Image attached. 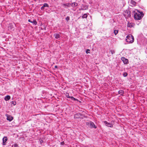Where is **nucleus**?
<instances>
[{
    "instance_id": "nucleus-8",
    "label": "nucleus",
    "mask_w": 147,
    "mask_h": 147,
    "mask_svg": "<svg viewBox=\"0 0 147 147\" xmlns=\"http://www.w3.org/2000/svg\"><path fill=\"white\" fill-rule=\"evenodd\" d=\"M82 115V114L80 113H77L75 114L74 115V118H80V116Z\"/></svg>"
},
{
    "instance_id": "nucleus-9",
    "label": "nucleus",
    "mask_w": 147,
    "mask_h": 147,
    "mask_svg": "<svg viewBox=\"0 0 147 147\" xmlns=\"http://www.w3.org/2000/svg\"><path fill=\"white\" fill-rule=\"evenodd\" d=\"M53 35L56 39H58L60 38L61 36L59 34V33H55Z\"/></svg>"
},
{
    "instance_id": "nucleus-14",
    "label": "nucleus",
    "mask_w": 147,
    "mask_h": 147,
    "mask_svg": "<svg viewBox=\"0 0 147 147\" xmlns=\"http://www.w3.org/2000/svg\"><path fill=\"white\" fill-rule=\"evenodd\" d=\"M10 98V96L9 95H7L5 96L4 98L5 100L7 101L9 100Z\"/></svg>"
},
{
    "instance_id": "nucleus-22",
    "label": "nucleus",
    "mask_w": 147,
    "mask_h": 147,
    "mask_svg": "<svg viewBox=\"0 0 147 147\" xmlns=\"http://www.w3.org/2000/svg\"><path fill=\"white\" fill-rule=\"evenodd\" d=\"M65 96L67 98H70V96L69 95V94L68 93H66L65 94Z\"/></svg>"
},
{
    "instance_id": "nucleus-5",
    "label": "nucleus",
    "mask_w": 147,
    "mask_h": 147,
    "mask_svg": "<svg viewBox=\"0 0 147 147\" xmlns=\"http://www.w3.org/2000/svg\"><path fill=\"white\" fill-rule=\"evenodd\" d=\"M5 116L7 117V120L9 121H11L13 119V117L11 115L6 114Z\"/></svg>"
},
{
    "instance_id": "nucleus-20",
    "label": "nucleus",
    "mask_w": 147,
    "mask_h": 147,
    "mask_svg": "<svg viewBox=\"0 0 147 147\" xmlns=\"http://www.w3.org/2000/svg\"><path fill=\"white\" fill-rule=\"evenodd\" d=\"M118 33V30H114V34L116 35H117V34Z\"/></svg>"
},
{
    "instance_id": "nucleus-26",
    "label": "nucleus",
    "mask_w": 147,
    "mask_h": 147,
    "mask_svg": "<svg viewBox=\"0 0 147 147\" xmlns=\"http://www.w3.org/2000/svg\"><path fill=\"white\" fill-rule=\"evenodd\" d=\"M110 52L112 54L115 53V51L114 50H111L110 51Z\"/></svg>"
},
{
    "instance_id": "nucleus-35",
    "label": "nucleus",
    "mask_w": 147,
    "mask_h": 147,
    "mask_svg": "<svg viewBox=\"0 0 147 147\" xmlns=\"http://www.w3.org/2000/svg\"><path fill=\"white\" fill-rule=\"evenodd\" d=\"M81 9H82L83 10H84V9L83 8H82Z\"/></svg>"
},
{
    "instance_id": "nucleus-15",
    "label": "nucleus",
    "mask_w": 147,
    "mask_h": 147,
    "mask_svg": "<svg viewBox=\"0 0 147 147\" xmlns=\"http://www.w3.org/2000/svg\"><path fill=\"white\" fill-rule=\"evenodd\" d=\"M71 5L73 7L77 6L78 5V4L74 2L71 4Z\"/></svg>"
},
{
    "instance_id": "nucleus-25",
    "label": "nucleus",
    "mask_w": 147,
    "mask_h": 147,
    "mask_svg": "<svg viewBox=\"0 0 147 147\" xmlns=\"http://www.w3.org/2000/svg\"><path fill=\"white\" fill-rule=\"evenodd\" d=\"M65 19L68 22L69 20V16H67Z\"/></svg>"
},
{
    "instance_id": "nucleus-33",
    "label": "nucleus",
    "mask_w": 147,
    "mask_h": 147,
    "mask_svg": "<svg viewBox=\"0 0 147 147\" xmlns=\"http://www.w3.org/2000/svg\"><path fill=\"white\" fill-rule=\"evenodd\" d=\"M55 68H57V66H56V65L55 66Z\"/></svg>"
},
{
    "instance_id": "nucleus-28",
    "label": "nucleus",
    "mask_w": 147,
    "mask_h": 147,
    "mask_svg": "<svg viewBox=\"0 0 147 147\" xmlns=\"http://www.w3.org/2000/svg\"><path fill=\"white\" fill-rule=\"evenodd\" d=\"M73 100H74V101H78V102L80 101L79 100H78V99L75 98H74Z\"/></svg>"
},
{
    "instance_id": "nucleus-34",
    "label": "nucleus",
    "mask_w": 147,
    "mask_h": 147,
    "mask_svg": "<svg viewBox=\"0 0 147 147\" xmlns=\"http://www.w3.org/2000/svg\"><path fill=\"white\" fill-rule=\"evenodd\" d=\"M42 142H43V141L42 140H41V141H40V142L42 143Z\"/></svg>"
},
{
    "instance_id": "nucleus-11",
    "label": "nucleus",
    "mask_w": 147,
    "mask_h": 147,
    "mask_svg": "<svg viewBox=\"0 0 147 147\" xmlns=\"http://www.w3.org/2000/svg\"><path fill=\"white\" fill-rule=\"evenodd\" d=\"M7 137H4L3 139V144L4 145H5V144L4 143H5L7 141Z\"/></svg>"
},
{
    "instance_id": "nucleus-13",
    "label": "nucleus",
    "mask_w": 147,
    "mask_h": 147,
    "mask_svg": "<svg viewBox=\"0 0 147 147\" xmlns=\"http://www.w3.org/2000/svg\"><path fill=\"white\" fill-rule=\"evenodd\" d=\"M118 93L121 95L123 96V94H124V91L122 90H119L118 91Z\"/></svg>"
},
{
    "instance_id": "nucleus-6",
    "label": "nucleus",
    "mask_w": 147,
    "mask_h": 147,
    "mask_svg": "<svg viewBox=\"0 0 147 147\" xmlns=\"http://www.w3.org/2000/svg\"><path fill=\"white\" fill-rule=\"evenodd\" d=\"M121 60L123 61L124 63L127 64L128 63V60L127 59L125 58L124 57H122L121 59Z\"/></svg>"
},
{
    "instance_id": "nucleus-4",
    "label": "nucleus",
    "mask_w": 147,
    "mask_h": 147,
    "mask_svg": "<svg viewBox=\"0 0 147 147\" xmlns=\"http://www.w3.org/2000/svg\"><path fill=\"white\" fill-rule=\"evenodd\" d=\"M86 125L90 126V127L91 128H96L97 127L95 126L94 123L91 121H90L89 122L86 123Z\"/></svg>"
},
{
    "instance_id": "nucleus-19",
    "label": "nucleus",
    "mask_w": 147,
    "mask_h": 147,
    "mask_svg": "<svg viewBox=\"0 0 147 147\" xmlns=\"http://www.w3.org/2000/svg\"><path fill=\"white\" fill-rule=\"evenodd\" d=\"M69 4H70L69 3H66V4L63 3V6H67V7H69Z\"/></svg>"
},
{
    "instance_id": "nucleus-18",
    "label": "nucleus",
    "mask_w": 147,
    "mask_h": 147,
    "mask_svg": "<svg viewBox=\"0 0 147 147\" xmlns=\"http://www.w3.org/2000/svg\"><path fill=\"white\" fill-rule=\"evenodd\" d=\"M43 6L44 7H49V5H48V4L47 3H45L43 5Z\"/></svg>"
},
{
    "instance_id": "nucleus-2",
    "label": "nucleus",
    "mask_w": 147,
    "mask_h": 147,
    "mask_svg": "<svg viewBox=\"0 0 147 147\" xmlns=\"http://www.w3.org/2000/svg\"><path fill=\"white\" fill-rule=\"evenodd\" d=\"M126 41L127 42L132 43L134 41L133 36L130 34L128 35L126 37Z\"/></svg>"
},
{
    "instance_id": "nucleus-27",
    "label": "nucleus",
    "mask_w": 147,
    "mask_h": 147,
    "mask_svg": "<svg viewBox=\"0 0 147 147\" xmlns=\"http://www.w3.org/2000/svg\"><path fill=\"white\" fill-rule=\"evenodd\" d=\"M44 7H43V6H42L41 7V9L42 10V11H44Z\"/></svg>"
},
{
    "instance_id": "nucleus-24",
    "label": "nucleus",
    "mask_w": 147,
    "mask_h": 147,
    "mask_svg": "<svg viewBox=\"0 0 147 147\" xmlns=\"http://www.w3.org/2000/svg\"><path fill=\"white\" fill-rule=\"evenodd\" d=\"M90 50L89 49H87L86 51V54H88V53H90Z\"/></svg>"
},
{
    "instance_id": "nucleus-31",
    "label": "nucleus",
    "mask_w": 147,
    "mask_h": 147,
    "mask_svg": "<svg viewBox=\"0 0 147 147\" xmlns=\"http://www.w3.org/2000/svg\"><path fill=\"white\" fill-rule=\"evenodd\" d=\"M14 146L15 147H17L18 146V145L17 144H14Z\"/></svg>"
},
{
    "instance_id": "nucleus-30",
    "label": "nucleus",
    "mask_w": 147,
    "mask_h": 147,
    "mask_svg": "<svg viewBox=\"0 0 147 147\" xmlns=\"http://www.w3.org/2000/svg\"><path fill=\"white\" fill-rule=\"evenodd\" d=\"M70 98H71L72 100H73L74 98L73 96H70Z\"/></svg>"
},
{
    "instance_id": "nucleus-3",
    "label": "nucleus",
    "mask_w": 147,
    "mask_h": 147,
    "mask_svg": "<svg viewBox=\"0 0 147 147\" xmlns=\"http://www.w3.org/2000/svg\"><path fill=\"white\" fill-rule=\"evenodd\" d=\"M123 15L125 18L127 19L128 18L130 17L131 13L129 10H127L124 12Z\"/></svg>"
},
{
    "instance_id": "nucleus-12",
    "label": "nucleus",
    "mask_w": 147,
    "mask_h": 147,
    "mask_svg": "<svg viewBox=\"0 0 147 147\" xmlns=\"http://www.w3.org/2000/svg\"><path fill=\"white\" fill-rule=\"evenodd\" d=\"M130 4H131V6H134L136 5V3L135 1L133 0H131L130 1Z\"/></svg>"
},
{
    "instance_id": "nucleus-16",
    "label": "nucleus",
    "mask_w": 147,
    "mask_h": 147,
    "mask_svg": "<svg viewBox=\"0 0 147 147\" xmlns=\"http://www.w3.org/2000/svg\"><path fill=\"white\" fill-rule=\"evenodd\" d=\"M127 26L128 27L131 28L133 26L132 24L131 23H128L127 24Z\"/></svg>"
},
{
    "instance_id": "nucleus-10",
    "label": "nucleus",
    "mask_w": 147,
    "mask_h": 147,
    "mask_svg": "<svg viewBox=\"0 0 147 147\" xmlns=\"http://www.w3.org/2000/svg\"><path fill=\"white\" fill-rule=\"evenodd\" d=\"M28 21L33 23L34 25H36L37 24V22L35 20H34L33 21H32L30 19H29L28 20Z\"/></svg>"
},
{
    "instance_id": "nucleus-29",
    "label": "nucleus",
    "mask_w": 147,
    "mask_h": 147,
    "mask_svg": "<svg viewBox=\"0 0 147 147\" xmlns=\"http://www.w3.org/2000/svg\"><path fill=\"white\" fill-rule=\"evenodd\" d=\"M73 100H74V101H78V102L80 101L79 100H78V99L75 98H74Z\"/></svg>"
},
{
    "instance_id": "nucleus-32",
    "label": "nucleus",
    "mask_w": 147,
    "mask_h": 147,
    "mask_svg": "<svg viewBox=\"0 0 147 147\" xmlns=\"http://www.w3.org/2000/svg\"><path fill=\"white\" fill-rule=\"evenodd\" d=\"M61 144L63 145V144H64V142H61Z\"/></svg>"
},
{
    "instance_id": "nucleus-21",
    "label": "nucleus",
    "mask_w": 147,
    "mask_h": 147,
    "mask_svg": "<svg viewBox=\"0 0 147 147\" xmlns=\"http://www.w3.org/2000/svg\"><path fill=\"white\" fill-rule=\"evenodd\" d=\"M128 75V74L127 73L125 72L123 73V76L124 77H126Z\"/></svg>"
},
{
    "instance_id": "nucleus-7",
    "label": "nucleus",
    "mask_w": 147,
    "mask_h": 147,
    "mask_svg": "<svg viewBox=\"0 0 147 147\" xmlns=\"http://www.w3.org/2000/svg\"><path fill=\"white\" fill-rule=\"evenodd\" d=\"M104 122L106 126L111 127H113V125L112 123H109L106 121H104Z\"/></svg>"
},
{
    "instance_id": "nucleus-23",
    "label": "nucleus",
    "mask_w": 147,
    "mask_h": 147,
    "mask_svg": "<svg viewBox=\"0 0 147 147\" xmlns=\"http://www.w3.org/2000/svg\"><path fill=\"white\" fill-rule=\"evenodd\" d=\"M11 103L14 105H15L16 103V102L14 101H11Z\"/></svg>"
},
{
    "instance_id": "nucleus-17",
    "label": "nucleus",
    "mask_w": 147,
    "mask_h": 147,
    "mask_svg": "<svg viewBox=\"0 0 147 147\" xmlns=\"http://www.w3.org/2000/svg\"><path fill=\"white\" fill-rule=\"evenodd\" d=\"M88 16L87 14L86 13L84 14L82 16V18H86Z\"/></svg>"
},
{
    "instance_id": "nucleus-1",
    "label": "nucleus",
    "mask_w": 147,
    "mask_h": 147,
    "mask_svg": "<svg viewBox=\"0 0 147 147\" xmlns=\"http://www.w3.org/2000/svg\"><path fill=\"white\" fill-rule=\"evenodd\" d=\"M132 14L134 15V18L136 20H140L144 16V14L142 12H141L138 10H137V12L133 11Z\"/></svg>"
}]
</instances>
